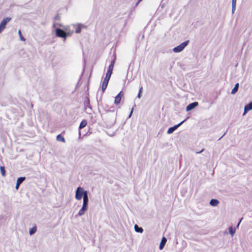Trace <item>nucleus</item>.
<instances>
[{"mask_svg":"<svg viewBox=\"0 0 252 252\" xmlns=\"http://www.w3.org/2000/svg\"><path fill=\"white\" fill-rule=\"evenodd\" d=\"M74 27L75 29V32L77 33H79L81 32L82 28H86L85 26L81 24L75 25H74Z\"/></svg>","mask_w":252,"mask_h":252,"instance_id":"nucleus-9","label":"nucleus"},{"mask_svg":"<svg viewBox=\"0 0 252 252\" xmlns=\"http://www.w3.org/2000/svg\"><path fill=\"white\" fill-rule=\"evenodd\" d=\"M242 219H243V218H242V219H241V220H240V221H239V222H238V223L237 224V227H239V224H240V222H241V220H242Z\"/></svg>","mask_w":252,"mask_h":252,"instance_id":"nucleus-35","label":"nucleus"},{"mask_svg":"<svg viewBox=\"0 0 252 252\" xmlns=\"http://www.w3.org/2000/svg\"><path fill=\"white\" fill-rule=\"evenodd\" d=\"M87 209H88V207L82 205V208L80 209V210L79 211V212L78 213V215L79 216H83V215L85 214V212L87 210Z\"/></svg>","mask_w":252,"mask_h":252,"instance_id":"nucleus-10","label":"nucleus"},{"mask_svg":"<svg viewBox=\"0 0 252 252\" xmlns=\"http://www.w3.org/2000/svg\"><path fill=\"white\" fill-rule=\"evenodd\" d=\"M26 179V178L25 177H21L17 179V183L21 184Z\"/></svg>","mask_w":252,"mask_h":252,"instance_id":"nucleus-21","label":"nucleus"},{"mask_svg":"<svg viewBox=\"0 0 252 252\" xmlns=\"http://www.w3.org/2000/svg\"><path fill=\"white\" fill-rule=\"evenodd\" d=\"M18 34L19 35L21 40L25 41V38L22 36L21 31H19Z\"/></svg>","mask_w":252,"mask_h":252,"instance_id":"nucleus-25","label":"nucleus"},{"mask_svg":"<svg viewBox=\"0 0 252 252\" xmlns=\"http://www.w3.org/2000/svg\"><path fill=\"white\" fill-rule=\"evenodd\" d=\"M134 230L136 232L138 233H141L143 232V229L141 227H139L137 224L134 225Z\"/></svg>","mask_w":252,"mask_h":252,"instance_id":"nucleus-17","label":"nucleus"},{"mask_svg":"<svg viewBox=\"0 0 252 252\" xmlns=\"http://www.w3.org/2000/svg\"><path fill=\"white\" fill-rule=\"evenodd\" d=\"M142 0H138V1L137 2V3H136V6L138 5V4H139V3L142 1Z\"/></svg>","mask_w":252,"mask_h":252,"instance_id":"nucleus-33","label":"nucleus"},{"mask_svg":"<svg viewBox=\"0 0 252 252\" xmlns=\"http://www.w3.org/2000/svg\"><path fill=\"white\" fill-rule=\"evenodd\" d=\"M122 95H123V94H122V92H120L116 95V96L115 98V101H114V103H115V104L118 105V104H119L120 103V102L121 101V98H122Z\"/></svg>","mask_w":252,"mask_h":252,"instance_id":"nucleus-7","label":"nucleus"},{"mask_svg":"<svg viewBox=\"0 0 252 252\" xmlns=\"http://www.w3.org/2000/svg\"><path fill=\"white\" fill-rule=\"evenodd\" d=\"M56 34L57 36L65 38L67 33L61 29H57L56 30Z\"/></svg>","mask_w":252,"mask_h":252,"instance_id":"nucleus-5","label":"nucleus"},{"mask_svg":"<svg viewBox=\"0 0 252 252\" xmlns=\"http://www.w3.org/2000/svg\"><path fill=\"white\" fill-rule=\"evenodd\" d=\"M87 194V190L81 187H78L76 190L75 197L77 200H80Z\"/></svg>","mask_w":252,"mask_h":252,"instance_id":"nucleus-1","label":"nucleus"},{"mask_svg":"<svg viewBox=\"0 0 252 252\" xmlns=\"http://www.w3.org/2000/svg\"><path fill=\"white\" fill-rule=\"evenodd\" d=\"M20 184H18V183H17L16 182V186H15V189H19V186H20Z\"/></svg>","mask_w":252,"mask_h":252,"instance_id":"nucleus-27","label":"nucleus"},{"mask_svg":"<svg viewBox=\"0 0 252 252\" xmlns=\"http://www.w3.org/2000/svg\"><path fill=\"white\" fill-rule=\"evenodd\" d=\"M225 134H226V132L224 133V134H223V135H222L221 137H220L219 139V140H220V139H221V138H222V137H223V136Z\"/></svg>","mask_w":252,"mask_h":252,"instance_id":"nucleus-36","label":"nucleus"},{"mask_svg":"<svg viewBox=\"0 0 252 252\" xmlns=\"http://www.w3.org/2000/svg\"><path fill=\"white\" fill-rule=\"evenodd\" d=\"M112 73V71L107 70V73H106V75L105 76V78H107V79H108L110 80V78L111 77Z\"/></svg>","mask_w":252,"mask_h":252,"instance_id":"nucleus-24","label":"nucleus"},{"mask_svg":"<svg viewBox=\"0 0 252 252\" xmlns=\"http://www.w3.org/2000/svg\"><path fill=\"white\" fill-rule=\"evenodd\" d=\"M88 107L90 108L89 102L88 103V104L86 105V109H87Z\"/></svg>","mask_w":252,"mask_h":252,"instance_id":"nucleus-34","label":"nucleus"},{"mask_svg":"<svg viewBox=\"0 0 252 252\" xmlns=\"http://www.w3.org/2000/svg\"><path fill=\"white\" fill-rule=\"evenodd\" d=\"M198 103L196 101L193 102L189 104L186 107V111H189L193 109H194L195 107L198 106Z\"/></svg>","mask_w":252,"mask_h":252,"instance_id":"nucleus-6","label":"nucleus"},{"mask_svg":"<svg viewBox=\"0 0 252 252\" xmlns=\"http://www.w3.org/2000/svg\"><path fill=\"white\" fill-rule=\"evenodd\" d=\"M166 242H167V239H166L165 237H163L161 240V242L160 243V245L159 246V249L160 250H161L163 249L165 245Z\"/></svg>","mask_w":252,"mask_h":252,"instance_id":"nucleus-12","label":"nucleus"},{"mask_svg":"<svg viewBox=\"0 0 252 252\" xmlns=\"http://www.w3.org/2000/svg\"><path fill=\"white\" fill-rule=\"evenodd\" d=\"M232 5H236V0H232Z\"/></svg>","mask_w":252,"mask_h":252,"instance_id":"nucleus-28","label":"nucleus"},{"mask_svg":"<svg viewBox=\"0 0 252 252\" xmlns=\"http://www.w3.org/2000/svg\"><path fill=\"white\" fill-rule=\"evenodd\" d=\"M0 170L1 174L3 177H4L5 176V167L4 166H1L0 167Z\"/></svg>","mask_w":252,"mask_h":252,"instance_id":"nucleus-22","label":"nucleus"},{"mask_svg":"<svg viewBox=\"0 0 252 252\" xmlns=\"http://www.w3.org/2000/svg\"><path fill=\"white\" fill-rule=\"evenodd\" d=\"M236 9V5H232V12L233 13Z\"/></svg>","mask_w":252,"mask_h":252,"instance_id":"nucleus-26","label":"nucleus"},{"mask_svg":"<svg viewBox=\"0 0 252 252\" xmlns=\"http://www.w3.org/2000/svg\"><path fill=\"white\" fill-rule=\"evenodd\" d=\"M252 109V101L246 105L244 108V112L243 115H245L246 113Z\"/></svg>","mask_w":252,"mask_h":252,"instance_id":"nucleus-8","label":"nucleus"},{"mask_svg":"<svg viewBox=\"0 0 252 252\" xmlns=\"http://www.w3.org/2000/svg\"><path fill=\"white\" fill-rule=\"evenodd\" d=\"M141 93H138V94L137 95V97L140 98L141 97Z\"/></svg>","mask_w":252,"mask_h":252,"instance_id":"nucleus-32","label":"nucleus"},{"mask_svg":"<svg viewBox=\"0 0 252 252\" xmlns=\"http://www.w3.org/2000/svg\"><path fill=\"white\" fill-rule=\"evenodd\" d=\"M229 232L231 236H233L235 232V229H233L232 227L229 228Z\"/></svg>","mask_w":252,"mask_h":252,"instance_id":"nucleus-23","label":"nucleus"},{"mask_svg":"<svg viewBox=\"0 0 252 252\" xmlns=\"http://www.w3.org/2000/svg\"><path fill=\"white\" fill-rule=\"evenodd\" d=\"M204 150V149H202L200 151L196 152V154H198L201 153L202 152H203Z\"/></svg>","mask_w":252,"mask_h":252,"instance_id":"nucleus-30","label":"nucleus"},{"mask_svg":"<svg viewBox=\"0 0 252 252\" xmlns=\"http://www.w3.org/2000/svg\"><path fill=\"white\" fill-rule=\"evenodd\" d=\"M186 121V119L184 120V121L180 122L179 124H178L177 125H175L172 127H170L168 128L167 133L168 134H171L176 129H177L180 126H181L185 121Z\"/></svg>","mask_w":252,"mask_h":252,"instance_id":"nucleus-4","label":"nucleus"},{"mask_svg":"<svg viewBox=\"0 0 252 252\" xmlns=\"http://www.w3.org/2000/svg\"><path fill=\"white\" fill-rule=\"evenodd\" d=\"M83 206H88L89 203V197L88 195L87 194L86 196L83 197Z\"/></svg>","mask_w":252,"mask_h":252,"instance_id":"nucleus-13","label":"nucleus"},{"mask_svg":"<svg viewBox=\"0 0 252 252\" xmlns=\"http://www.w3.org/2000/svg\"><path fill=\"white\" fill-rule=\"evenodd\" d=\"M11 20V18L6 17L3 19L0 23V33L5 28L6 25Z\"/></svg>","mask_w":252,"mask_h":252,"instance_id":"nucleus-3","label":"nucleus"},{"mask_svg":"<svg viewBox=\"0 0 252 252\" xmlns=\"http://www.w3.org/2000/svg\"><path fill=\"white\" fill-rule=\"evenodd\" d=\"M57 140L58 141H61V142H65V139L61 134H59V135H57Z\"/></svg>","mask_w":252,"mask_h":252,"instance_id":"nucleus-20","label":"nucleus"},{"mask_svg":"<svg viewBox=\"0 0 252 252\" xmlns=\"http://www.w3.org/2000/svg\"><path fill=\"white\" fill-rule=\"evenodd\" d=\"M219 204V201L216 199H212L210 201V204L212 206H217Z\"/></svg>","mask_w":252,"mask_h":252,"instance_id":"nucleus-14","label":"nucleus"},{"mask_svg":"<svg viewBox=\"0 0 252 252\" xmlns=\"http://www.w3.org/2000/svg\"><path fill=\"white\" fill-rule=\"evenodd\" d=\"M133 108H132L131 110V112L130 113V114H129V116H128V118H130V117L131 116V115L133 113Z\"/></svg>","mask_w":252,"mask_h":252,"instance_id":"nucleus-29","label":"nucleus"},{"mask_svg":"<svg viewBox=\"0 0 252 252\" xmlns=\"http://www.w3.org/2000/svg\"><path fill=\"white\" fill-rule=\"evenodd\" d=\"M109 81V79L105 78H104V81L102 84V87H101V89H102V92H104L106 90V89L107 87Z\"/></svg>","mask_w":252,"mask_h":252,"instance_id":"nucleus-11","label":"nucleus"},{"mask_svg":"<svg viewBox=\"0 0 252 252\" xmlns=\"http://www.w3.org/2000/svg\"><path fill=\"white\" fill-rule=\"evenodd\" d=\"M142 89H143V87L141 86V87L140 88V89H139V93H142Z\"/></svg>","mask_w":252,"mask_h":252,"instance_id":"nucleus-31","label":"nucleus"},{"mask_svg":"<svg viewBox=\"0 0 252 252\" xmlns=\"http://www.w3.org/2000/svg\"><path fill=\"white\" fill-rule=\"evenodd\" d=\"M87 121L86 120H83L80 124V126H79V129H82L83 128H84V127H85L87 125Z\"/></svg>","mask_w":252,"mask_h":252,"instance_id":"nucleus-19","label":"nucleus"},{"mask_svg":"<svg viewBox=\"0 0 252 252\" xmlns=\"http://www.w3.org/2000/svg\"><path fill=\"white\" fill-rule=\"evenodd\" d=\"M189 42V40L185 41L181 43L178 46L174 47L173 49V51L175 53H180L188 45Z\"/></svg>","mask_w":252,"mask_h":252,"instance_id":"nucleus-2","label":"nucleus"},{"mask_svg":"<svg viewBox=\"0 0 252 252\" xmlns=\"http://www.w3.org/2000/svg\"><path fill=\"white\" fill-rule=\"evenodd\" d=\"M36 230H37L36 226H34L30 229L29 233L31 235H33V234H34L36 232Z\"/></svg>","mask_w":252,"mask_h":252,"instance_id":"nucleus-18","label":"nucleus"},{"mask_svg":"<svg viewBox=\"0 0 252 252\" xmlns=\"http://www.w3.org/2000/svg\"><path fill=\"white\" fill-rule=\"evenodd\" d=\"M239 84L238 83H236L235 85V86L233 88V89L231 91V94H235L236 93V92L238 91V88H239Z\"/></svg>","mask_w":252,"mask_h":252,"instance_id":"nucleus-16","label":"nucleus"},{"mask_svg":"<svg viewBox=\"0 0 252 252\" xmlns=\"http://www.w3.org/2000/svg\"><path fill=\"white\" fill-rule=\"evenodd\" d=\"M115 63V58L111 61V63L109 65L108 70L110 71H112L113 70L114 65Z\"/></svg>","mask_w":252,"mask_h":252,"instance_id":"nucleus-15","label":"nucleus"}]
</instances>
